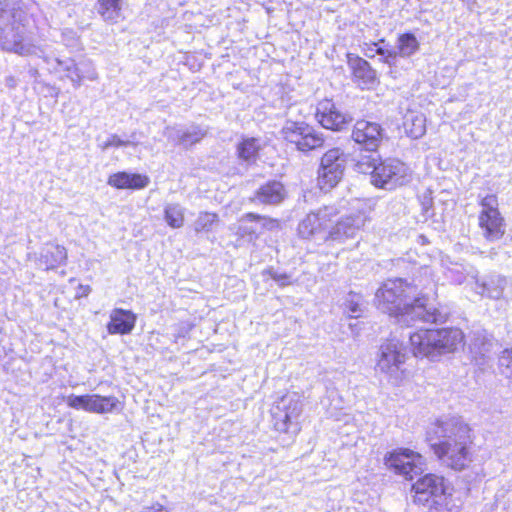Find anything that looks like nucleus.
Masks as SVG:
<instances>
[{
  "mask_svg": "<svg viewBox=\"0 0 512 512\" xmlns=\"http://www.w3.org/2000/svg\"><path fill=\"white\" fill-rule=\"evenodd\" d=\"M421 277L415 280L414 285L408 284L401 278L389 279L377 290L375 294L376 304L382 312L397 318L398 323L410 326L417 321L428 323H443L447 314L438 308L427 304L426 299L416 298L417 288H428L434 283L432 269L423 267Z\"/></svg>",
  "mask_w": 512,
  "mask_h": 512,
  "instance_id": "nucleus-1",
  "label": "nucleus"
},
{
  "mask_svg": "<svg viewBox=\"0 0 512 512\" xmlns=\"http://www.w3.org/2000/svg\"><path fill=\"white\" fill-rule=\"evenodd\" d=\"M303 400L297 392H289L279 398L271 409L273 426L276 431L296 435L300 429Z\"/></svg>",
  "mask_w": 512,
  "mask_h": 512,
  "instance_id": "nucleus-8",
  "label": "nucleus"
},
{
  "mask_svg": "<svg viewBox=\"0 0 512 512\" xmlns=\"http://www.w3.org/2000/svg\"><path fill=\"white\" fill-rule=\"evenodd\" d=\"M345 306L350 317L358 318L362 313L361 297L357 294H349Z\"/></svg>",
  "mask_w": 512,
  "mask_h": 512,
  "instance_id": "nucleus-33",
  "label": "nucleus"
},
{
  "mask_svg": "<svg viewBox=\"0 0 512 512\" xmlns=\"http://www.w3.org/2000/svg\"><path fill=\"white\" fill-rule=\"evenodd\" d=\"M120 401L115 396H101L92 394L88 396L87 411L89 413L108 414L118 409Z\"/></svg>",
  "mask_w": 512,
  "mask_h": 512,
  "instance_id": "nucleus-24",
  "label": "nucleus"
},
{
  "mask_svg": "<svg viewBox=\"0 0 512 512\" xmlns=\"http://www.w3.org/2000/svg\"><path fill=\"white\" fill-rule=\"evenodd\" d=\"M219 220L216 213L200 212L197 219L194 221L193 227L196 232L211 231L212 227Z\"/></svg>",
  "mask_w": 512,
  "mask_h": 512,
  "instance_id": "nucleus-31",
  "label": "nucleus"
},
{
  "mask_svg": "<svg viewBox=\"0 0 512 512\" xmlns=\"http://www.w3.org/2000/svg\"><path fill=\"white\" fill-rule=\"evenodd\" d=\"M129 142L128 141H124L122 140L120 137H118L117 135H112L103 145V149H107L111 146H115V147H121V146H126L128 145Z\"/></svg>",
  "mask_w": 512,
  "mask_h": 512,
  "instance_id": "nucleus-37",
  "label": "nucleus"
},
{
  "mask_svg": "<svg viewBox=\"0 0 512 512\" xmlns=\"http://www.w3.org/2000/svg\"><path fill=\"white\" fill-rule=\"evenodd\" d=\"M316 118L324 128L335 131L342 130L351 121L348 115L339 111L336 105L328 99L319 102Z\"/></svg>",
  "mask_w": 512,
  "mask_h": 512,
  "instance_id": "nucleus-16",
  "label": "nucleus"
},
{
  "mask_svg": "<svg viewBox=\"0 0 512 512\" xmlns=\"http://www.w3.org/2000/svg\"><path fill=\"white\" fill-rule=\"evenodd\" d=\"M285 195L286 191L282 183L270 181L262 185L250 200L261 204L275 205L279 204L285 198Z\"/></svg>",
  "mask_w": 512,
  "mask_h": 512,
  "instance_id": "nucleus-22",
  "label": "nucleus"
},
{
  "mask_svg": "<svg viewBox=\"0 0 512 512\" xmlns=\"http://www.w3.org/2000/svg\"><path fill=\"white\" fill-rule=\"evenodd\" d=\"M13 0H0V46L3 50L20 56H41L43 50L27 40L23 28L9 25L13 14Z\"/></svg>",
  "mask_w": 512,
  "mask_h": 512,
  "instance_id": "nucleus-5",
  "label": "nucleus"
},
{
  "mask_svg": "<svg viewBox=\"0 0 512 512\" xmlns=\"http://www.w3.org/2000/svg\"><path fill=\"white\" fill-rule=\"evenodd\" d=\"M470 279L473 282L469 283L477 294L494 300L505 297L504 290L509 284L506 277L501 275H491L487 279L480 280L475 274L471 275Z\"/></svg>",
  "mask_w": 512,
  "mask_h": 512,
  "instance_id": "nucleus-17",
  "label": "nucleus"
},
{
  "mask_svg": "<svg viewBox=\"0 0 512 512\" xmlns=\"http://www.w3.org/2000/svg\"><path fill=\"white\" fill-rule=\"evenodd\" d=\"M463 4L467 6L469 10H473L476 5V0H460Z\"/></svg>",
  "mask_w": 512,
  "mask_h": 512,
  "instance_id": "nucleus-41",
  "label": "nucleus"
},
{
  "mask_svg": "<svg viewBox=\"0 0 512 512\" xmlns=\"http://www.w3.org/2000/svg\"><path fill=\"white\" fill-rule=\"evenodd\" d=\"M281 135L302 152L320 148L324 144L322 134L303 121H286L281 129Z\"/></svg>",
  "mask_w": 512,
  "mask_h": 512,
  "instance_id": "nucleus-10",
  "label": "nucleus"
},
{
  "mask_svg": "<svg viewBox=\"0 0 512 512\" xmlns=\"http://www.w3.org/2000/svg\"><path fill=\"white\" fill-rule=\"evenodd\" d=\"M88 396L89 394L79 396L71 394L66 398V403L73 409L87 411Z\"/></svg>",
  "mask_w": 512,
  "mask_h": 512,
  "instance_id": "nucleus-34",
  "label": "nucleus"
},
{
  "mask_svg": "<svg viewBox=\"0 0 512 512\" xmlns=\"http://www.w3.org/2000/svg\"><path fill=\"white\" fill-rule=\"evenodd\" d=\"M107 183L117 189L138 190L149 184V178L137 173L118 172L109 176Z\"/></svg>",
  "mask_w": 512,
  "mask_h": 512,
  "instance_id": "nucleus-21",
  "label": "nucleus"
},
{
  "mask_svg": "<svg viewBox=\"0 0 512 512\" xmlns=\"http://www.w3.org/2000/svg\"><path fill=\"white\" fill-rule=\"evenodd\" d=\"M346 165V156L339 148L328 150L321 159L318 171V185L322 191H329L341 180Z\"/></svg>",
  "mask_w": 512,
  "mask_h": 512,
  "instance_id": "nucleus-11",
  "label": "nucleus"
},
{
  "mask_svg": "<svg viewBox=\"0 0 512 512\" xmlns=\"http://www.w3.org/2000/svg\"><path fill=\"white\" fill-rule=\"evenodd\" d=\"M337 214L336 208L328 206L307 214L298 225L299 236L303 239H311L322 234Z\"/></svg>",
  "mask_w": 512,
  "mask_h": 512,
  "instance_id": "nucleus-13",
  "label": "nucleus"
},
{
  "mask_svg": "<svg viewBox=\"0 0 512 512\" xmlns=\"http://www.w3.org/2000/svg\"><path fill=\"white\" fill-rule=\"evenodd\" d=\"M510 286H511V291H510L509 298H511V299H512V283H511V285H510Z\"/></svg>",
  "mask_w": 512,
  "mask_h": 512,
  "instance_id": "nucleus-43",
  "label": "nucleus"
},
{
  "mask_svg": "<svg viewBox=\"0 0 512 512\" xmlns=\"http://www.w3.org/2000/svg\"><path fill=\"white\" fill-rule=\"evenodd\" d=\"M67 260V250L65 247L48 243L40 252L38 258V265L45 270H53L61 265H64Z\"/></svg>",
  "mask_w": 512,
  "mask_h": 512,
  "instance_id": "nucleus-20",
  "label": "nucleus"
},
{
  "mask_svg": "<svg viewBox=\"0 0 512 512\" xmlns=\"http://www.w3.org/2000/svg\"><path fill=\"white\" fill-rule=\"evenodd\" d=\"M481 210L478 225L483 237L490 242L501 239L505 234V220L499 211L498 197L495 194L478 196Z\"/></svg>",
  "mask_w": 512,
  "mask_h": 512,
  "instance_id": "nucleus-9",
  "label": "nucleus"
},
{
  "mask_svg": "<svg viewBox=\"0 0 512 512\" xmlns=\"http://www.w3.org/2000/svg\"><path fill=\"white\" fill-rule=\"evenodd\" d=\"M403 126L409 137L419 139L426 132V118L422 113L409 111L404 116Z\"/></svg>",
  "mask_w": 512,
  "mask_h": 512,
  "instance_id": "nucleus-25",
  "label": "nucleus"
},
{
  "mask_svg": "<svg viewBox=\"0 0 512 512\" xmlns=\"http://www.w3.org/2000/svg\"><path fill=\"white\" fill-rule=\"evenodd\" d=\"M407 352L402 343L396 340L388 341L380 347L376 370L383 374L393 385H400L409 376L405 366Z\"/></svg>",
  "mask_w": 512,
  "mask_h": 512,
  "instance_id": "nucleus-7",
  "label": "nucleus"
},
{
  "mask_svg": "<svg viewBox=\"0 0 512 512\" xmlns=\"http://www.w3.org/2000/svg\"><path fill=\"white\" fill-rule=\"evenodd\" d=\"M261 149L260 140L257 138H245L237 146L238 157L247 164L256 161L258 152Z\"/></svg>",
  "mask_w": 512,
  "mask_h": 512,
  "instance_id": "nucleus-26",
  "label": "nucleus"
},
{
  "mask_svg": "<svg viewBox=\"0 0 512 512\" xmlns=\"http://www.w3.org/2000/svg\"><path fill=\"white\" fill-rule=\"evenodd\" d=\"M422 456L409 449H398L385 456V464L393 469L397 474L406 477H412L420 465H422Z\"/></svg>",
  "mask_w": 512,
  "mask_h": 512,
  "instance_id": "nucleus-14",
  "label": "nucleus"
},
{
  "mask_svg": "<svg viewBox=\"0 0 512 512\" xmlns=\"http://www.w3.org/2000/svg\"><path fill=\"white\" fill-rule=\"evenodd\" d=\"M80 288H81V289L83 288V294H84V295H88V294H89V292H90V290H91L89 286H85V287L80 286Z\"/></svg>",
  "mask_w": 512,
  "mask_h": 512,
  "instance_id": "nucleus-42",
  "label": "nucleus"
},
{
  "mask_svg": "<svg viewBox=\"0 0 512 512\" xmlns=\"http://www.w3.org/2000/svg\"><path fill=\"white\" fill-rule=\"evenodd\" d=\"M499 366L502 374L507 378L508 385L512 381V350H504L499 358Z\"/></svg>",
  "mask_w": 512,
  "mask_h": 512,
  "instance_id": "nucleus-32",
  "label": "nucleus"
},
{
  "mask_svg": "<svg viewBox=\"0 0 512 512\" xmlns=\"http://www.w3.org/2000/svg\"><path fill=\"white\" fill-rule=\"evenodd\" d=\"M442 476L427 474L413 484L414 502L428 507L430 512H459Z\"/></svg>",
  "mask_w": 512,
  "mask_h": 512,
  "instance_id": "nucleus-4",
  "label": "nucleus"
},
{
  "mask_svg": "<svg viewBox=\"0 0 512 512\" xmlns=\"http://www.w3.org/2000/svg\"><path fill=\"white\" fill-rule=\"evenodd\" d=\"M413 354L436 360L453 353L464 344V334L458 328L420 329L409 334Z\"/></svg>",
  "mask_w": 512,
  "mask_h": 512,
  "instance_id": "nucleus-3",
  "label": "nucleus"
},
{
  "mask_svg": "<svg viewBox=\"0 0 512 512\" xmlns=\"http://www.w3.org/2000/svg\"><path fill=\"white\" fill-rule=\"evenodd\" d=\"M164 220L166 224L173 228L179 229L185 222V208L179 203H166L164 205Z\"/></svg>",
  "mask_w": 512,
  "mask_h": 512,
  "instance_id": "nucleus-27",
  "label": "nucleus"
},
{
  "mask_svg": "<svg viewBox=\"0 0 512 512\" xmlns=\"http://www.w3.org/2000/svg\"><path fill=\"white\" fill-rule=\"evenodd\" d=\"M399 55L402 57H409L419 49V42L416 36L412 33H405L398 38Z\"/></svg>",
  "mask_w": 512,
  "mask_h": 512,
  "instance_id": "nucleus-30",
  "label": "nucleus"
},
{
  "mask_svg": "<svg viewBox=\"0 0 512 512\" xmlns=\"http://www.w3.org/2000/svg\"><path fill=\"white\" fill-rule=\"evenodd\" d=\"M430 446L446 466L461 471L468 467L471 457V429L460 417H443L428 432Z\"/></svg>",
  "mask_w": 512,
  "mask_h": 512,
  "instance_id": "nucleus-2",
  "label": "nucleus"
},
{
  "mask_svg": "<svg viewBox=\"0 0 512 512\" xmlns=\"http://www.w3.org/2000/svg\"><path fill=\"white\" fill-rule=\"evenodd\" d=\"M164 135L172 142L188 147L199 142L204 137L205 132L199 127H191L187 130L167 127Z\"/></svg>",
  "mask_w": 512,
  "mask_h": 512,
  "instance_id": "nucleus-23",
  "label": "nucleus"
},
{
  "mask_svg": "<svg viewBox=\"0 0 512 512\" xmlns=\"http://www.w3.org/2000/svg\"><path fill=\"white\" fill-rule=\"evenodd\" d=\"M348 65L352 69L354 81L362 89L370 88L376 83V71L363 58L349 55Z\"/></svg>",
  "mask_w": 512,
  "mask_h": 512,
  "instance_id": "nucleus-19",
  "label": "nucleus"
},
{
  "mask_svg": "<svg viewBox=\"0 0 512 512\" xmlns=\"http://www.w3.org/2000/svg\"><path fill=\"white\" fill-rule=\"evenodd\" d=\"M249 220V221H255V220H259V219H262L261 216L257 215V214H254V213H247L245 216L242 217V220ZM264 220V226H269V228H273L274 226L277 225V221L275 220H272V219H265L263 218Z\"/></svg>",
  "mask_w": 512,
  "mask_h": 512,
  "instance_id": "nucleus-38",
  "label": "nucleus"
},
{
  "mask_svg": "<svg viewBox=\"0 0 512 512\" xmlns=\"http://www.w3.org/2000/svg\"><path fill=\"white\" fill-rule=\"evenodd\" d=\"M141 512H167V510L163 506L158 505L157 507L145 508Z\"/></svg>",
  "mask_w": 512,
  "mask_h": 512,
  "instance_id": "nucleus-40",
  "label": "nucleus"
},
{
  "mask_svg": "<svg viewBox=\"0 0 512 512\" xmlns=\"http://www.w3.org/2000/svg\"><path fill=\"white\" fill-rule=\"evenodd\" d=\"M54 61L59 66V71L66 72V76L71 80L74 87L77 88L81 85L84 73L81 72L80 64L77 65L72 59L61 60L55 58Z\"/></svg>",
  "mask_w": 512,
  "mask_h": 512,
  "instance_id": "nucleus-28",
  "label": "nucleus"
},
{
  "mask_svg": "<svg viewBox=\"0 0 512 512\" xmlns=\"http://www.w3.org/2000/svg\"><path fill=\"white\" fill-rule=\"evenodd\" d=\"M357 166L360 172L371 174V183L374 186L386 190L403 186L411 179L410 169L398 159H387L378 164L376 159L367 164L359 161Z\"/></svg>",
  "mask_w": 512,
  "mask_h": 512,
  "instance_id": "nucleus-6",
  "label": "nucleus"
},
{
  "mask_svg": "<svg viewBox=\"0 0 512 512\" xmlns=\"http://www.w3.org/2000/svg\"><path fill=\"white\" fill-rule=\"evenodd\" d=\"M267 273L278 285L282 287L291 284L290 276L286 273H280L273 269L268 270Z\"/></svg>",
  "mask_w": 512,
  "mask_h": 512,
  "instance_id": "nucleus-35",
  "label": "nucleus"
},
{
  "mask_svg": "<svg viewBox=\"0 0 512 512\" xmlns=\"http://www.w3.org/2000/svg\"><path fill=\"white\" fill-rule=\"evenodd\" d=\"M352 138L366 150L375 151L383 139V129L376 122L359 120L354 125Z\"/></svg>",
  "mask_w": 512,
  "mask_h": 512,
  "instance_id": "nucleus-15",
  "label": "nucleus"
},
{
  "mask_svg": "<svg viewBox=\"0 0 512 512\" xmlns=\"http://www.w3.org/2000/svg\"><path fill=\"white\" fill-rule=\"evenodd\" d=\"M80 68H81V72L84 73L83 79L86 78L91 81L97 79V73L90 62H88V61L81 62Z\"/></svg>",
  "mask_w": 512,
  "mask_h": 512,
  "instance_id": "nucleus-36",
  "label": "nucleus"
},
{
  "mask_svg": "<svg viewBox=\"0 0 512 512\" xmlns=\"http://www.w3.org/2000/svg\"><path fill=\"white\" fill-rule=\"evenodd\" d=\"M137 316L131 310L115 308L110 313V321L107 324L109 334H129L134 329Z\"/></svg>",
  "mask_w": 512,
  "mask_h": 512,
  "instance_id": "nucleus-18",
  "label": "nucleus"
},
{
  "mask_svg": "<svg viewBox=\"0 0 512 512\" xmlns=\"http://www.w3.org/2000/svg\"><path fill=\"white\" fill-rule=\"evenodd\" d=\"M44 61H46L47 63H49V60L47 57H44Z\"/></svg>",
  "mask_w": 512,
  "mask_h": 512,
  "instance_id": "nucleus-44",
  "label": "nucleus"
},
{
  "mask_svg": "<svg viewBox=\"0 0 512 512\" xmlns=\"http://www.w3.org/2000/svg\"><path fill=\"white\" fill-rule=\"evenodd\" d=\"M121 7L122 0H98V12L106 21H118Z\"/></svg>",
  "mask_w": 512,
  "mask_h": 512,
  "instance_id": "nucleus-29",
  "label": "nucleus"
},
{
  "mask_svg": "<svg viewBox=\"0 0 512 512\" xmlns=\"http://www.w3.org/2000/svg\"><path fill=\"white\" fill-rule=\"evenodd\" d=\"M368 221V215L362 211L342 217L329 232L323 236V240L343 243L348 239H354Z\"/></svg>",
  "mask_w": 512,
  "mask_h": 512,
  "instance_id": "nucleus-12",
  "label": "nucleus"
},
{
  "mask_svg": "<svg viewBox=\"0 0 512 512\" xmlns=\"http://www.w3.org/2000/svg\"><path fill=\"white\" fill-rule=\"evenodd\" d=\"M376 53L385 57V62H388L389 58H395L397 56V52L395 50H388L382 47H378L376 49Z\"/></svg>",
  "mask_w": 512,
  "mask_h": 512,
  "instance_id": "nucleus-39",
  "label": "nucleus"
},
{
  "mask_svg": "<svg viewBox=\"0 0 512 512\" xmlns=\"http://www.w3.org/2000/svg\"><path fill=\"white\" fill-rule=\"evenodd\" d=\"M508 386H509V388L512 390V381H511V384H510V385H508Z\"/></svg>",
  "mask_w": 512,
  "mask_h": 512,
  "instance_id": "nucleus-45",
  "label": "nucleus"
}]
</instances>
